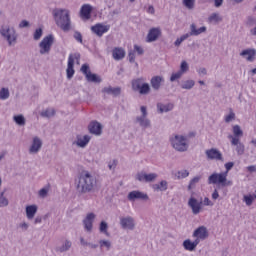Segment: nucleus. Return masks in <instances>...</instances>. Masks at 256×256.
<instances>
[{
	"mask_svg": "<svg viewBox=\"0 0 256 256\" xmlns=\"http://www.w3.org/2000/svg\"><path fill=\"white\" fill-rule=\"evenodd\" d=\"M181 77H183V73H181L180 71L172 73L170 81L171 83H174V81H177V79H181Z\"/></svg>",
	"mask_w": 256,
	"mask_h": 256,
	"instance_id": "nucleus-53",
	"label": "nucleus"
},
{
	"mask_svg": "<svg viewBox=\"0 0 256 256\" xmlns=\"http://www.w3.org/2000/svg\"><path fill=\"white\" fill-rule=\"evenodd\" d=\"M203 33H207V28L205 26H201L197 28V24L192 23L190 25V32L186 33L189 37H199V35H203Z\"/></svg>",
	"mask_w": 256,
	"mask_h": 256,
	"instance_id": "nucleus-21",
	"label": "nucleus"
},
{
	"mask_svg": "<svg viewBox=\"0 0 256 256\" xmlns=\"http://www.w3.org/2000/svg\"><path fill=\"white\" fill-rule=\"evenodd\" d=\"M141 115L136 116L135 123L139 125L141 129H151V120L149 119V112L147 106H140Z\"/></svg>",
	"mask_w": 256,
	"mask_h": 256,
	"instance_id": "nucleus-5",
	"label": "nucleus"
},
{
	"mask_svg": "<svg viewBox=\"0 0 256 256\" xmlns=\"http://www.w3.org/2000/svg\"><path fill=\"white\" fill-rule=\"evenodd\" d=\"M183 248L185 251H195L197 249V245H199V240L191 241V239H186L183 241Z\"/></svg>",
	"mask_w": 256,
	"mask_h": 256,
	"instance_id": "nucleus-29",
	"label": "nucleus"
},
{
	"mask_svg": "<svg viewBox=\"0 0 256 256\" xmlns=\"http://www.w3.org/2000/svg\"><path fill=\"white\" fill-rule=\"evenodd\" d=\"M90 29H91L92 33H94V35H97V37H101L102 35H105V33H109V29H111V25L97 23L94 26H91Z\"/></svg>",
	"mask_w": 256,
	"mask_h": 256,
	"instance_id": "nucleus-13",
	"label": "nucleus"
},
{
	"mask_svg": "<svg viewBox=\"0 0 256 256\" xmlns=\"http://www.w3.org/2000/svg\"><path fill=\"white\" fill-rule=\"evenodd\" d=\"M107 229H109V225L107 224V222L101 221L100 226H99L100 233L107 234Z\"/></svg>",
	"mask_w": 256,
	"mask_h": 256,
	"instance_id": "nucleus-52",
	"label": "nucleus"
},
{
	"mask_svg": "<svg viewBox=\"0 0 256 256\" xmlns=\"http://www.w3.org/2000/svg\"><path fill=\"white\" fill-rule=\"evenodd\" d=\"M127 199L130 203H135V201H149V195L139 190H133L128 193Z\"/></svg>",
	"mask_w": 256,
	"mask_h": 256,
	"instance_id": "nucleus-11",
	"label": "nucleus"
},
{
	"mask_svg": "<svg viewBox=\"0 0 256 256\" xmlns=\"http://www.w3.org/2000/svg\"><path fill=\"white\" fill-rule=\"evenodd\" d=\"M255 201V197L253 195L248 194L243 196V202L247 207H251L253 205V202Z\"/></svg>",
	"mask_w": 256,
	"mask_h": 256,
	"instance_id": "nucleus-39",
	"label": "nucleus"
},
{
	"mask_svg": "<svg viewBox=\"0 0 256 256\" xmlns=\"http://www.w3.org/2000/svg\"><path fill=\"white\" fill-rule=\"evenodd\" d=\"M138 92L140 95H149L151 92V86H149L148 83H143Z\"/></svg>",
	"mask_w": 256,
	"mask_h": 256,
	"instance_id": "nucleus-38",
	"label": "nucleus"
},
{
	"mask_svg": "<svg viewBox=\"0 0 256 256\" xmlns=\"http://www.w3.org/2000/svg\"><path fill=\"white\" fill-rule=\"evenodd\" d=\"M205 155L209 161H223V154L216 148L206 150Z\"/></svg>",
	"mask_w": 256,
	"mask_h": 256,
	"instance_id": "nucleus-19",
	"label": "nucleus"
},
{
	"mask_svg": "<svg viewBox=\"0 0 256 256\" xmlns=\"http://www.w3.org/2000/svg\"><path fill=\"white\" fill-rule=\"evenodd\" d=\"M180 87L181 89H186L187 91H190V89H193L195 87V80H184L182 81Z\"/></svg>",
	"mask_w": 256,
	"mask_h": 256,
	"instance_id": "nucleus-35",
	"label": "nucleus"
},
{
	"mask_svg": "<svg viewBox=\"0 0 256 256\" xmlns=\"http://www.w3.org/2000/svg\"><path fill=\"white\" fill-rule=\"evenodd\" d=\"M234 165H235V163H233V162H227L225 164V169H226L225 173H227V175L229 174V171H231L233 169Z\"/></svg>",
	"mask_w": 256,
	"mask_h": 256,
	"instance_id": "nucleus-59",
	"label": "nucleus"
},
{
	"mask_svg": "<svg viewBox=\"0 0 256 256\" xmlns=\"http://www.w3.org/2000/svg\"><path fill=\"white\" fill-rule=\"evenodd\" d=\"M144 82H145V78H143V77L136 78V79L132 80V89H133V91H139Z\"/></svg>",
	"mask_w": 256,
	"mask_h": 256,
	"instance_id": "nucleus-34",
	"label": "nucleus"
},
{
	"mask_svg": "<svg viewBox=\"0 0 256 256\" xmlns=\"http://www.w3.org/2000/svg\"><path fill=\"white\" fill-rule=\"evenodd\" d=\"M91 11H93L91 5L84 4L80 9V17L86 20L91 19Z\"/></svg>",
	"mask_w": 256,
	"mask_h": 256,
	"instance_id": "nucleus-30",
	"label": "nucleus"
},
{
	"mask_svg": "<svg viewBox=\"0 0 256 256\" xmlns=\"http://www.w3.org/2000/svg\"><path fill=\"white\" fill-rule=\"evenodd\" d=\"M203 205L205 207H213L214 203L208 197H205L203 200Z\"/></svg>",
	"mask_w": 256,
	"mask_h": 256,
	"instance_id": "nucleus-60",
	"label": "nucleus"
},
{
	"mask_svg": "<svg viewBox=\"0 0 256 256\" xmlns=\"http://www.w3.org/2000/svg\"><path fill=\"white\" fill-rule=\"evenodd\" d=\"M128 59H129L130 63H135V51L134 50H129Z\"/></svg>",
	"mask_w": 256,
	"mask_h": 256,
	"instance_id": "nucleus-58",
	"label": "nucleus"
},
{
	"mask_svg": "<svg viewBox=\"0 0 256 256\" xmlns=\"http://www.w3.org/2000/svg\"><path fill=\"white\" fill-rule=\"evenodd\" d=\"M158 185L160 186V191H167V189H169V183L167 182V180H162L160 181V183H158Z\"/></svg>",
	"mask_w": 256,
	"mask_h": 256,
	"instance_id": "nucleus-54",
	"label": "nucleus"
},
{
	"mask_svg": "<svg viewBox=\"0 0 256 256\" xmlns=\"http://www.w3.org/2000/svg\"><path fill=\"white\" fill-rule=\"evenodd\" d=\"M188 207L192 209L193 215H199L203 209V202L197 201V198L195 197H190L188 200Z\"/></svg>",
	"mask_w": 256,
	"mask_h": 256,
	"instance_id": "nucleus-17",
	"label": "nucleus"
},
{
	"mask_svg": "<svg viewBox=\"0 0 256 256\" xmlns=\"http://www.w3.org/2000/svg\"><path fill=\"white\" fill-rule=\"evenodd\" d=\"M161 28L159 27H153L148 31V34L146 36V43H153L161 37Z\"/></svg>",
	"mask_w": 256,
	"mask_h": 256,
	"instance_id": "nucleus-20",
	"label": "nucleus"
},
{
	"mask_svg": "<svg viewBox=\"0 0 256 256\" xmlns=\"http://www.w3.org/2000/svg\"><path fill=\"white\" fill-rule=\"evenodd\" d=\"M240 57L246 59L248 63H253L256 57V49L255 48H247L240 52Z\"/></svg>",
	"mask_w": 256,
	"mask_h": 256,
	"instance_id": "nucleus-22",
	"label": "nucleus"
},
{
	"mask_svg": "<svg viewBox=\"0 0 256 256\" xmlns=\"http://www.w3.org/2000/svg\"><path fill=\"white\" fill-rule=\"evenodd\" d=\"M56 25L62 29V31H71V16L67 9H56L53 11Z\"/></svg>",
	"mask_w": 256,
	"mask_h": 256,
	"instance_id": "nucleus-2",
	"label": "nucleus"
},
{
	"mask_svg": "<svg viewBox=\"0 0 256 256\" xmlns=\"http://www.w3.org/2000/svg\"><path fill=\"white\" fill-rule=\"evenodd\" d=\"M170 145L179 153H185L189 149V139L185 135L175 134L170 137Z\"/></svg>",
	"mask_w": 256,
	"mask_h": 256,
	"instance_id": "nucleus-3",
	"label": "nucleus"
},
{
	"mask_svg": "<svg viewBox=\"0 0 256 256\" xmlns=\"http://www.w3.org/2000/svg\"><path fill=\"white\" fill-rule=\"evenodd\" d=\"M189 39V35L183 34L181 37L177 38L174 42L175 47H179L183 41H187Z\"/></svg>",
	"mask_w": 256,
	"mask_h": 256,
	"instance_id": "nucleus-48",
	"label": "nucleus"
},
{
	"mask_svg": "<svg viewBox=\"0 0 256 256\" xmlns=\"http://www.w3.org/2000/svg\"><path fill=\"white\" fill-rule=\"evenodd\" d=\"M55 43V37L53 35L45 36L42 41L39 43V53L40 55H49L51 53V47Z\"/></svg>",
	"mask_w": 256,
	"mask_h": 256,
	"instance_id": "nucleus-7",
	"label": "nucleus"
},
{
	"mask_svg": "<svg viewBox=\"0 0 256 256\" xmlns=\"http://www.w3.org/2000/svg\"><path fill=\"white\" fill-rule=\"evenodd\" d=\"M41 37H43V29L38 28L34 32V40L39 41V39H41Z\"/></svg>",
	"mask_w": 256,
	"mask_h": 256,
	"instance_id": "nucleus-55",
	"label": "nucleus"
},
{
	"mask_svg": "<svg viewBox=\"0 0 256 256\" xmlns=\"http://www.w3.org/2000/svg\"><path fill=\"white\" fill-rule=\"evenodd\" d=\"M156 107H157L158 113L163 114V113H169V111H173L175 105L171 102L169 103L159 102L157 103Z\"/></svg>",
	"mask_w": 256,
	"mask_h": 256,
	"instance_id": "nucleus-27",
	"label": "nucleus"
},
{
	"mask_svg": "<svg viewBox=\"0 0 256 256\" xmlns=\"http://www.w3.org/2000/svg\"><path fill=\"white\" fill-rule=\"evenodd\" d=\"M255 25H256V17L248 16L246 18V26L253 29Z\"/></svg>",
	"mask_w": 256,
	"mask_h": 256,
	"instance_id": "nucleus-44",
	"label": "nucleus"
},
{
	"mask_svg": "<svg viewBox=\"0 0 256 256\" xmlns=\"http://www.w3.org/2000/svg\"><path fill=\"white\" fill-rule=\"evenodd\" d=\"M120 226L124 231H134L137 223H135L133 216H122L120 217Z\"/></svg>",
	"mask_w": 256,
	"mask_h": 256,
	"instance_id": "nucleus-10",
	"label": "nucleus"
},
{
	"mask_svg": "<svg viewBox=\"0 0 256 256\" xmlns=\"http://www.w3.org/2000/svg\"><path fill=\"white\" fill-rule=\"evenodd\" d=\"M71 247H73V242L69 239H64L61 242V245L56 247L57 253H67V251H71Z\"/></svg>",
	"mask_w": 256,
	"mask_h": 256,
	"instance_id": "nucleus-26",
	"label": "nucleus"
},
{
	"mask_svg": "<svg viewBox=\"0 0 256 256\" xmlns=\"http://www.w3.org/2000/svg\"><path fill=\"white\" fill-rule=\"evenodd\" d=\"M55 116V109L48 108L41 112V117H46L47 119Z\"/></svg>",
	"mask_w": 256,
	"mask_h": 256,
	"instance_id": "nucleus-41",
	"label": "nucleus"
},
{
	"mask_svg": "<svg viewBox=\"0 0 256 256\" xmlns=\"http://www.w3.org/2000/svg\"><path fill=\"white\" fill-rule=\"evenodd\" d=\"M41 147H43V140L41 138L35 136L32 139V143L28 149V152L30 155H37L39 151H41Z\"/></svg>",
	"mask_w": 256,
	"mask_h": 256,
	"instance_id": "nucleus-16",
	"label": "nucleus"
},
{
	"mask_svg": "<svg viewBox=\"0 0 256 256\" xmlns=\"http://www.w3.org/2000/svg\"><path fill=\"white\" fill-rule=\"evenodd\" d=\"M247 171H249V173H256V166L255 165L248 166Z\"/></svg>",
	"mask_w": 256,
	"mask_h": 256,
	"instance_id": "nucleus-64",
	"label": "nucleus"
},
{
	"mask_svg": "<svg viewBox=\"0 0 256 256\" xmlns=\"http://www.w3.org/2000/svg\"><path fill=\"white\" fill-rule=\"evenodd\" d=\"M221 21H223V17L217 12L210 14L208 17V23L211 25H217L218 23H221Z\"/></svg>",
	"mask_w": 256,
	"mask_h": 256,
	"instance_id": "nucleus-33",
	"label": "nucleus"
},
{
	"mask_svg": "<svg viewBox=\"0 0 256 256\" xmlns=\"http://www.w3.org/2000/svg\"><path fill=\"white\" fill-rule=\"evenodd\" d=\"M79 59H81V54L79 53L69 54L68 64L66 69L67 79H73V75H75V69L73 67L75 65V61L79 62Z\"/></svg>",
	"mask_w": 256,
	"mask_h": 256,
	"instance_id": "nucleus-8",
	"label": "nucleus"
},
{
	"mask_svg": "<svg viewBox=\"0 0 256 256\" xmlns=\"http://www.w3.org/2000/svg\"><path fill=\"white\" fill-rule=\"evenodd\" d=\"M102 93H106V95H113V97H119V95H121V87H104Z\"/></svg>",
	"mask_w": 256,
	"mask_h": 256,
	"instance_id": "nucleus-31",
	"label": "nucleus"
},
{
	"mask_svg": "<svg viewBox=\"0 0 256 256\" xmlns=\"http://www.w3.org/2000/svg\"><path fill=\"white\" fill-rule=\"evenodd\" d=\"M157 177H159V175H157V173L147 174L146 172H138L136 174V179L140 183H153V181L157 180Z\"/></svg>",
	"mask_w": 256,
	"mask_h": 256,
	"instance_id": "nucleus-12",
	"label": "nucleus"
},
{
	"mask_svg": "<svg viewBox=\"0 0 256 256\" xmlns=\"http://www.w3.org/2000/svg\"><path fill=\"white\" fill-rule=\"evenodd\" d=\"M228 139H231V145L236 147L237 155H243V153H245V145H243V143H241L239 138L233 137V135H229Z\"/></svg>",
	"mask_w": 256,
	"mask_h": 256,
	"instance_id": "nucleus-23",
	"label": "nucleus"
},
{
	"mask_svg": "<svg viewBox=\"0 0 256 256\" xmlns=\"http://www.w3.org/2000/svg\"><path fill=\"white\" fill-rule=\"evenodd\" d=\"M187 71H189V64L187 63V61H182L180 64L179 72L182 73V75H185Z\"/></svg>",
	"mask_w": 256,
	"mask_h": 256,
	"instance_id": "nucleus-47",
	"label": "nucleus"
},
{
	"mask_svg": "<svg viewBox=\"0 0 256 256\" xmlns=\"http://www.w3.org/2000/svg\"><path fill=\"white\" fill-rule=\"evenodd\" d=\"M208 185H220V187H231L233 181L227 180V172L213 173L208 177Z\"/></svg>",
	"mask_w": 256,
	"mask_h": 256,
	"instance_id": "nucleus-4",
	"label": "nucleus"
},
{
	"mask_svg": "<svg viewBox=\"0 0 256 256\" xmlns=\"http://www.w3.org/2000/svg\"><path fill=\"white\" fill-rule=\"evenodd\" d=\"M26 217L29 221H31V219H33L35 217V215H37V211H38V207L35 204L32 205H28L26 206Z\"/></svg>",
	"mask_w": 256,
	"mask_h": 256,
	"instance_id": "nucleus-32",
	"label": "nucleus"
},
{
	"mask_svg": "<svg viewBox=\"0 0 256 256\" xmlns=\"http://www.w3.org/2000/svg\"><path fill=\"white\" fill-rule=\"evenodd\" d=\"M163 83H165V77L159 75L153 76L150 80V85L154 91H159Z\"/></svg>",
	"mask_w": 256,
	"mask_h": 256,
	"instance_id": "nucleus-24",
	"label": "nucleus"
},
{
	"mask_svg": "<svg viewBox=\"0 0 256 256\" xmlns=\"http://www.w3.org/2000/svg\"><path fill=\"white\" fill-rule=\"evenodd\" d=\"M74 39L78 43H83V35H81V32H79V31L74 32Z\"/></svg>",
	"mask_w": 256,
	"mask_h": 256,
	"instance_id": "nucleus-57",
	"label": "nucleus"
},
{
	"mask_svg": "<svg viewBox=\"0 0 256 256\" xmlns=\"http://www.w3.org/2000/svg\"><path fill=\"white\" fill-rule=\"evenodd\" d=\"M182 4L186 9H189V11H192V9H195V0H182Z\"/></svg>",
	"mask_w": 256,
	"mask_h": 256,
	"instance_id": "nucleus-43",
	"label": "nucleus"
},
{
	"mask_svg": "<svg viewBox=\"0 0 256 256\" xmlns=\"http://www.w3.org/2000/svg\"><path fill=\"white\" fill-rule=\"evenodd\" d=\"M125 49H123L122 47H115L112 50V57L114 59V61H121L123 59H125Z\"/></svg>",
	"mask_w": 256,
	"mask_h": 256,
	"instance_id": "nucleus-28",
	"label": "nucleus"
},
{
	"mask_svg": "<svg viewBox=\"0 0 256 256\" xmlns=\"http://www.w3.org/2000/svg\"><path fill=\"white\" fill-rule=\"evenodd\" d=\"M99 246H100V249H107V251H109V249H111V241L109 240H100L99 241Z\"/></svg>",
	"mask_w": 256,
	"mask_h": 256,
	"instance_id": "nucleus-46",
	"label": "nucleus"
},
{
	"mask_svg": "<svg viewBox=\"0 0 256 256\" xmlns=\"http://www.w3.org/2000/svg\"><path fill=\"white\" fill-rule=\"evenodd\" d=\"M11 97V92L9 91V88L3 87L0 89V101H7Z\"/></svg>",
	"mask_w": 256,
	"mask_h": 256,
	"instance_id": "nucleus-36",
	"label": "nucleus"
},
{
	"mask_svg": "<svg viewBox=\"0 0 256 256\" xmlns=\"http://www.w3.org/2000/svg\"><path fill=\"white\" fill-rule=\"evenodd\" d=\"M13 121L16 123V125H19L20 127H24L26 123L25 116H23L22 114L14 116Z\"/></svg>",
	"mask_w": 256,
	"mask_h": 256,
	"instance_id": "nucleus-37",
	"label": "nucleus"
},
{
	"mask_svg": "<svg viewBox=\"0 0 256 256\" xmlns=\"http://www.w3.org/2000/svg\"><path fill=\"white\" fill-rule=\"evenodd\" d=\"M19 27H20V29H23V28H25V27H29V21H27V20H22V21L20 22V24H19Z\"/></svg>",
	"mask_w": 256,
	"mask_h": 256,
	"instance_id": "nucleus-63",
	"label": "nucleus"
},
{
	"mask_svg": "<svg viewBox=\"0 0 256 256\" xmlns=\"http://www.w3.org/2000/svg\"><path fill=\"white\" fill-rule=\"evenodd\" d=\"M96 217L97 215H95V213L90 212L83 219L82 223L84 226V230L87 231V233H91V231H93V223H95Z\"/></svg>",
	"mask_w": 256,
	"mask_h": 256,
	"instance_id": "nucleus-14",
	"label": "nucleus"
},
{
	"mask_svg": "<svg viewBox=\"0 0 256 256\" xmlns=\"http://www.w3.org/2000/svg\"><path fill=\"white\" fill-rule=\"evenodd\" d=\"M0 34L6 41L8 45H15L17 43V32H15V28H11L9 26H2L0 29Z\"/></svg>",
	"mask_w": 256,
	"mask_h": 256,
	"instance_id": "nucleus-6",
	"label": "nucleus"
},
{
	"mask_svg": "<svg viewBox=\"0 0 256 256\" xmlns=\"http://www.w3.org/2000/svg\"><path fill=\"white\" fill-rule=\"evenodd\" d=\"M192 237H195V240L198 241V243H201V241H205V239L209 237V231H207V227L200 226L194 230Z\"/></svg>",
	"mask_w": 256,
	"mask_h": 256,
	"instance_id": "nucleus-15",
	"label": "nucleus"
},
{
	"mask_svg": "<svg viewBox=\"0 0 256 256\" xmlns=\"http://www.w3.org/2000/svg\"><path fill=\"white\" fill-rule=\"evenodd\" d=\"M88 130L92 135L99 136L101 133H103V126L97 121H92L88 125Z\"/></svg>",
	"mask_w": 256,
	"mask_h": 256,
	"instance_id": "nucleus-25",
	"label": "nucleus"
},
{
	"mask_svg": "<svg viewBox=\"0 0 256 256\" xmlns=\"http://www.w3.org/2000/svg\"><path fill=\"white\" fill-rule=\"evenodd\" d=\"M233 120H235V113L230 109L229 114L224 117V121L225 123H231Z\"/></svg>",
	"mask_w": 256,
	"mask_h": 256,
	"instance_id": "nucleus-51",
	"label": "nucleus"
},
{
	"mask_svg": "<svg viewBox=\"0 0 256 256\" xmlns=\"http://www.w3.org/2000/svg\"><path fill=\"white\" fill-rule=\"evenodd\" d=\"M80 71L81 73H83V75H85L86 81H88V83H101L102 81L101 76L91 73L89 64H83L81 66Z\"/></svg>",
	"mask_w": 256,
	"mask_h": 256,
	"instance_id": "nucleus-9",
	"label": "nucleus"
},
{
	"mask_svg": "<svg viewBox=\"0 0 256 256\" xmlns=\"http://www.w3.org/2000/svg\"><path fill=\"white\" fill-rule=\"evenodd\" d=\"M197 73H198V75H200V76H202V75H207V68L201 67V68H199V69L197 70Z\"/></svg>",
	"mask_w": 256,
	"mask_h": 256,
	"instance_id": "nucleus-62",
	"label": "nucleus"
},
{
	"mask_svg": "<svg viewBox=\"0 0 256 256\" xmlns=\"http://www.w3.org/2000/svg\"><path fill=\"white\" fill-rule=\"evenodd\" d=\"M200 181H201V176H195L194 178H192L188 185V191H191V189H195L197 183H199Z\"/></svg>",
	"mask_w": 256,
	"mask_h": 256,
	"instance_id": "nucleus-40",
	"label": "nucleus"
},
{
	"mask_svg": "<svg viewBox=\"0 0 256 256\" xmlns=\"http://www.w3.org/2000/svg\"><path fill=\"white\" fill-rule=\"evenodd\" d=\"M134 53H137V55H143L145 53V50L143 49V47L135 44L134 45Z\"/></svg>",
	"mask_w": 256,
	"mask_h": 256,
	"instance_id": "nucleus-56",
	"label": "nucleus"
},
{
	"mask_svg": "<svg viewBox=\"0 0 256 256\" xmlns=\"http://www.w3.org/2000/svg\"><path fill=\"white\" fill-rule=\"evenodd\" d=\"M188 176H189L188 170H180V171L176 172V174H175V177L177 179H187Z\"/></svg>",
	"mask_w": 256,
	"mask_h": 256,
	"instance_id": "nucleus-45",
	"label": "nucleus"
},
{
	"mask_svg": "<svg viewBox=\"0 0 256 256\" xmlns=\"http://www.w3.org/2000/svg\"><path fill=\"white\" fill-rule=\"evenodd\" d=\"M20 229H22V231H27V229H29V223L27 222H22L19 224Z\"/></svg>",
	"mask_w": 256,
	"mask_h": 256,
	"instance_id": "nucleus-61",
	"label": "nucleus"
},
{
	"mask_svg": "<svg viewBox=\"0 0 256 256\" xmlns=\"http://www.w3.org/2000/svg\"><path fill=\"white\" fill-rule=\"evenodd\" d=\"M91 141V136L89 135H77L75 141L72 142V145H76L80 149H85L89 142Z\"/></svg>",
	"mask_w": 256,
	"mask_h": 256,
	"instance_id": "nucleus-18",
	"label": "nucleus"
},
{
	"mask_svg": "<svg viewBox=\"0 0 256 256\" xmlns=\"http://www.w3.org/2000/svg\"><path fill=\"white\" fill-rule=\"evenodd\" d=\"M38 195L41 197V199H45V197L49 195V186L40 189Z\"/></svg>",
	"mask_w": 256,
	"mask_h": 256,
	"instance_id": "nucleus-50",
	"label": "nucleus"
},
{
	"mask_svg": "<svg viewBox=\"0 0 256 256\" xmlns=\"http://www.w3.org/2000/svg\"><path fill=\"white\" fill-rule=\"evenodd\" d=\"M233 137H236V139H239V137H243V130H241V126L234 125L233 126Z\"/></svg>",
	"mask_w": 256,
	"mask_h": 256,
	"instance_id": "nucleus-42",
	"label": "nucleus"
},
{
	"mask_svg": "<svg viewBox=\"0 0 256 256\" xmlns=\"http://www.w3.org/2000/svg\"><path fill=\"white\" fill-rule=\"evenodd\" d=\"M97 185V180L89 171H83L76 181V189L79 193H91Z\"/></svg>",
	"mask_w": 256,
	"mask_h": 256,
	"instance_id": "nucleus-1",
	"label": "nucleus"
},
{
	"mask_svg": "<svg viewBox=\"0 0 256 256\" xmlns=\"http://www.w3.org/2000/svg\"><path fill=\"white\" fill-rule=\"evenodd\" d=\"M9 200L5 198V192L0 193V207H7Z\"/></svg>",
	"mask_w": 256,
	"mask_h": 256,
	"instance_id": "nucleus-49",
	"label": "nucleus"
}]
</instances>
